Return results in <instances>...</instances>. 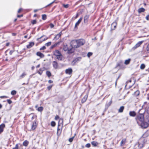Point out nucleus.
Wrapping results in <instances>:
<instances>
[{"label": "nucleus", "mask_w": 149, "mask_h": 149, "mask_svg": "<svg viewBox=\"0 0 149 149\" xmlns=\"http://www.w3.org/2000/svg\"><path fill=\"white\" fill-rule=\"evenodd\" d=\"M8 97V96H0V98H7Z\"/></svg>", "instance_id": "obj_51"}, {"label": "nucleus", "mask_w": 149, "mask_h": 149, "mask_svg": "<svg viewBox=\"0 0 149 149\" xmlns=\"http://www.w3.org/2000/svg\"><path fill=\"white\" fill-rule=\"evenodd\" d=\"M88 97V95H85L81 100V103L82 104L84 103L86 101Z\"/></svg>", "instance_id": "obj_12"}, {"label": "nucleus", "mask_w": 149, "mask_h": 149, "mask_svg": "<svg viewBox=\"0 0 149 149\" xmlns=\"http://www.w3.org/2000/svg\"><path fill=\"white\" fill-rule=\"evenodd\" d=\"M46 74L47 77L49 78L52 75L51 73L49 71H47L46 72Z\"/></svg>", "instance_id": "obj_28"}, {"label": "nucleus", "mask_w": 149, "mask_h": 149, "mask_svg": "<svg viewBox=\"0 0 149 149\" xmlns=\"http://www.w3.org/2000/svg\"><path fill=\"white\" fill-rule=\"evenodd\" d=\"M56 125V123L54 121H52L51 123V125L52 126L54 127Z\"/></svg>", "instance_id": "obj_38"}, {"label": "nucleus", "mask_w": 149, "mask_h": 149, "mask_svg": "<svg viewBox=\"0 0 149 149\" xmlns=\"http://www.w3.org/2000/svg\"><path fill=\"white\" fill-rule=\"evenodd\" d=\"M126 142V139H123L121 141L120 143V146H123Z\"/></svg>", "instance_id": "obj_18"}, {"label": "nucleus", "mask_w": 149, "mask_h": 149, "mask_svg": "<svg viewBox=\"0 0 149 149\" xmlns=\"http://www.w3.org/2000/svg\"><path fill=\"white\" fill-rule=\"evenodd\" d=\"M93 54V53L91 52H88L87 54V56L88 57H90Z\"/></svg>", "instance_id": "obj_47"}, {"label": "nucleus", "mask_w": 149, "mask_h": 149, "mask_svg": "<svg viewBox=\"0 0 149 149\" xmlns=\"http://www.w3.org/2000/svg\"><path fill=\"white\" fill-rule=\"evenodd\" d=\"M55 56L56 58L58 60L61 61H62L63 60V57L61 54H59V55H58Z\"/></svg>", "instance_id": "obj_9"}, {"label": "nucleus", "mask_w": 149, "mask_h": 149, "mask_svg": "<svg viewBox=\"0 0 149 149\" xmlns=\"http://www.w3.org/2000/svg\"><path fill=\"white\" fill-rule=\"evenodd\" d=\"M83 18L82 17H81L77 21V22L75 23V26H74V28L77 29V26L79 25V24H80L81 22V21L82 19Z\"/></svg>", "instance_id": "obj_8"}, {"label": "nucleus", "mask_w": 149, "mask_h": 149, "mask_svg": "<svg viewBox=\"0 0 149 149\" xmlns=\"http://www.w3.org/2000/svg\"><path fill=\"white\" fill-rule=\"evenodd\" d=\"M7 101L8 102V103L9 104H10L12 103V101L10 100V99H8V100H7Z\"/></svg>", "instance_id": "obj_52"}, {"label": "nucleus", "mask_w": 149, "mask_h": 149, "mask_svg": "<svg viewBox=\"0 0 149 149\" xmlns=\"http://www.w3.org/2000/svg\"><path fill=\"white\" fill-rule=\"evenodd\" d=\"M38 120L32 121L31 124V129L30 130L35 132L38 127Z\"/></svg>", "instance_id": "obj_1"}, {"label": "nucleus", "mask_w": 149, "mask_h": 149, "mask_svg": "<svg viewBox=\"0 0 149 149\" xmlns=\"http://www.w3.org/2000/svg\"><path fill=\"white\" fill-rule=\"evenodd\" d=\"M145 68V65L144 64H142L141 65L140 68L141 69H143Z\"/></svg>", "instance_id": "obj_41"}, {"label": "nucleus", "mask_w": 149, "mask_h": 149, "mask_svg": "<svg viewBox=\"0 0 149 149\" xmlns=\"http://www.w3.org/2000/svg\"><path fill=\"white\" fill-rule=\"evenodd\" d=\"M43 37V36H41V37L40 38H38L37 39V41H38L39 42H42L44 41L45 40H46L47 39V38L45 39L44 38L43 40H40Z\"/></svg>", "instance_id": "obj_37"}, {"label": "nucleus", "mask_w": 149, "mask_h": 149, "mask_svg": "<svg viewBox=\"0 0 149 149\" xmlns=\"http://www.w3.org/2000/svg\"><path fill=\"white\" fill-rule=\"evenodd\" d=\"M74 137L73 136L72 138H70L69 139V141L70 142H72L73 140V139L74 138Z\"/></svg>", "instance_id": "obj_49"}, {"label": "nucleus", "mask_w": 149, "mask_h": 149, "mask_svg": "<svg viewBox=\"0 0 149 149\" xmlns=\"http://www.w3.org/2000/svg\"><path fill=\"white\" fill-rule=\"evenodd\" d=\"M51 42H48L45 44V45L47 46H48L51 44Z\"/></svg>", "instance_id": "obj_50"}, {"label": "nucleus", "mask_w": 149, "mask_h": 149, "mask_svg": "<svg viewBox=\"0 0 149 149\" xmlns=\"http://www.w3.org/2000/svg\"><path fill=\"white\" fill-rule=\"evenodd\" d=\"M91 143L94 147H96L99 144L97 142L94 141H92L91 142Z\"/></svg>", "instance_id": "obj_24"}, {"label": "nucleus", "mask_w": 149, "mask_h": 149, "mask_svg": "<svg viewBox=\"0 0 149 149\" xmlns=\"http://www.w3.org/2000/svg\"><path fill=\"white\" fill-rule=\"evenodd\" d=\"M89 17V15H86L84 17V22L86 23L88 22V19Z\"/></svg>", "instance_id": "obj_16"}, {"label": "nucleus", "mask_w": 149, "mask_h": 149, "mask_svg": "<svg viewBox=\"0 0 149 149\" xmlns=\"http://www.w3.org/2000/svg\"><path fill=\"white\" fill-rule=\"evenodd\" d=\"M42 19L43 20H45L47 19V15L46 14H44L42 15Z\"/></svg>", "instance_id": "obj_35"}, {"label": "nucleus", "mask_w": 149, "mask_h": 149, "mask_svg": "<svg viewBox=\"0 0 149 149\" xmlns=\"http://www.w3.org/2000/svg\"><path fill=\"white\" fill-rule=\"evenodd\" d=\"M123 65V63L121 61L118 63L116 65V67H120Z\"/></svg>", "instance_id": "obj_29"}, {"label": "nucleus", "mask_w": 149, "mask_h": 149, "mask_svg": "<svg viewBox=\"0 0 149 149\" xmlns=\"http://www.w3.org/2000/svg\"><path fill=\"white\" fill-rule=\"evenodd\" d=\"M147 50L148 51H149V43L148 44L147 47Z\"/></svg>", "instance_id": "obj_61"}, {"label": "nucleus", "mask_w": 149, "mask_h": 149, "mask_svg": "<svg viewBox=\"0 0 149 149\" xmlns=\"http://www.w3.org/2000/svg\"><path fill=\"white\" fill-rule=\"evenodd\" d=\"M65 72L66 74L71 75L72 72V70L71 68H69L65 70Z\"/></svg>", "instance_id": "obj_7"}, {"label": "nucleus", "mask_w": 149, "mask_h": 149, "mask_svg": "<svg viewBox=\"0 0 149 149\" xmlns=\"http://www.w3.org/2000/svg\"><path fill=\"white\" fill-rule=\"evenodd\" d=\"M136 115V113L134 111H131L129 113V115L131 116L134 117Z\"/></svg>", "instance_id": "obj_20"}, {"label": "nucleus", "mask_w": 149, "mask_h": 149, "mask_svg": "<svg viewBox=\"0 0 149 149\" xmlns=\"http://www.w3.org/2000/svg\"><path fill=\"white\" fill-rule=\"evenodd\" d=\"M132 82V80L131 79H130L128 80L126 82V84L125 86V87H127V86L129 88H130L131 87V86L130 85L129 86H128V84L129 83H131Z\"/></svg>", "instance_id": "obj_27"}, {"label": "nucleus", "mask_w": 149, "mask_h": 149, "mask_svg": "<svg viewBox=\"0 0 149 149\" xmlns=\"http://www.w3.org/2000/svg\"><path fill=\"white\" fill-rule=\"evenodd\" d=\"M61 120H62L61 123H59L60 121H59L58 123L57 132V134L58 136H60L61 135L63 127V120L62 119Z\"/></svg>", "instance_id": "obj_2"}, {"label": "nucleus", "mask_w": 149, "mask_h": 149, "mask_svg": "<svg viewBox=\"0 0 149 149\" xmlns=\"http://www.w3.org/2000/svg\"><path fill=\"white\" fill-rule=\"evenodd\" d=\"M33 17H37L38 18H39V17H38L37 15L36 14H35L34 15Z\"/></svg>", "instance_id": "obj_64"}, {"label": "nucleus", "mask_w": 149, "mask_h": 149, "mask_svg": "<svg viewBox=\"0 0 149 149\" xmlns=\"http://www.w3.org/2000/svg\"><path fill=\"white\" fill-rule=\"evenodd\" d=\"M32 114H33V115L31 117V120H33V119H35L34 120H38L37 119V116L36 115L34 114L33 113H31V114H30V115Z\"/></svg>", "instance_id": "obj_21"}, {"label": "nucleus", "mask_w": 149, "mask_h": 149, "mask_svg": "<svg viewBox=\"0 0 149 149\" xmlns=\"http://www.w3.org/2000/svg\"><path fill=\"white\" fill-rule=\"evenodd\" d=\"M48 82L49 84H51L53 83V81L52 80H49L48 81Z\"/></svg>", "instance_id": "obj_60"}, {"label": "nucleus", "mask_w": 149, "mask_h": 149, "mask_svg": "<svg viewBox=\"0 0 149 149\" xmlns=\"http://www.w3.org/2000/svg\"><path fill=\"white\" fill-rule=\"evenodd\" d=\"M20 144V143L16 144L15 147L13 148L12 149H19V145Z\"/></svg>", "instance_id": "obj_31"}, {"label": "nucleus", "mask_w": 149, "mask_h": 149, "mask_svg": "<svg viewBox=\"0 0 149 149\" xmlns=\"http://www.w3.org/2000/svg\"><path fill=\"white\" fill-rule=\"evenodd\" d=\"M145 10L144 8H141L138 9V12L139 13H141L144 12L145 11Z\"/></svg>", "instance_id": "obj_23"}, {"label": "nucleus", "mask_w": 149, "mask_h": 149, "mask_svg": "<svg viewBox=\"0 0 149 149\" xmlns=\"http://www.w3.org/2000/svg\"><path fill=\"white\" fill-rule=\"evenodd\" d=\"M23 16V14H22L21 15H17V17H18V18L22 17Z\"/></svg>", "instance_id": "obj_59"}, {"label": "nucleus", "mask_w": 149, "mask_h": 149, "mask_svg": "<svg viewBox=\"0 0 149 149\" xmlns=\"http://www.w3.org/2000/svg\"><path fill=\"white\" fill-rule=\"evenodd\" d=\"M46 49V47L45 46H43L40 49V50H44Z\"/></svg>", "instance_id": "obj_57"}, {"label": "nucleus", "mask_w": 149, "mask_h": 149, "mask_svg": "<svg viewBox=\"0 0 149 149\" xmlns=\"http://www.w3.org/2000/svg\"><path fill=\"white\" fill-rule=\"evenodd\" d=\"M37 21L36 20H32L31 21V24L33 25L35 24L36 23Z\"/></svg>", "instance_id": "obj_42"}, {"label": "nucleus", "mask_w": 149, "mask_h": 149, "mask_svg": "<svg viewBox=\"0 0 149 149\" xmlns=\"http://www.w3.org/2000/svg\"><path fill=\"white\" fill-rule=\"evenodd\" d=\"M22 9L21 8H19L18 11V13H20V12H21V11H22Z\"/></svg>", "instance_id": "obj_62"}, {"label": "nucleus", "mask_w": 149, "mask_h": 149, "mask_svg": "<svg viewBox=\"0 0 149 149\" xmlns=\"http://www.w3.org/2000/svg\"><path fill=\"white\" fill-rule=\"evenodd\" d=\"M117 26V24H116L113 23L111 24V29L112 30H114Z\"/></svg>", "instance_id": "obj_30"}, {"label": "nucleus", "mask_w": 149, "mask_h": 149, "mask_svg": "<svg viewBox=\"0 0 149 149\" xmlns=\"http://www.w3.org/2000/svg\"><path fill=\"white\" fill-rule=\"evenodd\" d=\"M63 50L65 51H67L68 50V49L67 45L65 46L64 47Z\"/></svg>", "instance_id": "obj_45"}, {"label": "nucleus", "mask_w": 149, "mask_h": 149, "mask_svg": "<svg viewBox=\"0 0 149 149\" xmlns=\"http://www.w3.org/2000/svg\"><path fill=\"white\" fill-rule=\"evenodd\" d=\"M60 42H58L55 43L54 45H52V48H54V47H56V46L58 45H59Z\"/></svg>", "instance_id": "obj_34"}, {"label": "nucleus", "mask_w": 149, "mask_h": 149, "mask_svg": "<svg viewBox=\"0 0 149 149\" xmlns=\"http://www.w3.org/2000/svg\"><path fill=\"white\" fill-rule=\"evenodd\" d=\"M141 125L144 128H146L148 127V124L147 123H142L141 124Z\"/></svg>", "instance_id": "obj_40"}, {"label": "nucleus", "mask_w": 149, "mask_h": 149, "mask_svg": "<svg viewBox=\"0 0 149 149\" xmlns=\"http://www.w3.org/2000/svg\"><path fill=\"white\" fill-rule=\"evenodd\" d=\"M59 118V117L58 115H56L55 118V119L56 120H57Z\"/></svg>", "instance_id": "obj_55"}, {"label": "nucleus", "mask_w": 149, "mask_h": 149, "mask_svg": "<svg viewBox=\"0 0 149 149\" xmlns=\"http://www.w3.org/2000/svg\"><path fill=\"white\" fill-rule=\"evenodd\" d=\"M77 40L78 48L84 45L86 43L85 40L84 39H79Z\"/></svg>", "instance_id": "obj_3"}, {"label": "nucleus", "mask_w": 149, "mask_h": 149, "mask_svg": "<svg viewBox=\"0 0 149 149\" xmlns=\"http://www.w3.org/2000/svg\"><path fill=\"white\" fill-rule=\"evenodd\" d=\"M26 74L25 72L23 73L22 75L20 76V77L21 78H24L26 75Z\"/></svg>", "instance_id": "obj_46"}, {"label": "nucleus", "mask_w": 149, "mask_h": 149, "mask_svg": "<svg viewBox=\"0 0 149 149\" xmlns=\"http://www.w3.org/2000/svg\"><path fill=\"white\" fill-rule=\"evenodd\" d=\"M53 86V85H50L48 86L47 87V89L48 91H50L51 89Z\"/></svg>", "instance_id": "obj_43"}, {"label": "nucleus", "mask_w": 149, "mask_h": 149, "mask_svg": "<svg viewBox=\"0 0 149 149\" xmlns=\"http://www.w3.org/2000/svg\"><path fill=\"white\" fill-rule=\"evenodd\" d=\"M43 110V108L42 107H39L37 110L38 111H40L41 112Z\"/></svg>", "instance_id": "obj_33"}, {"label": "nucleus", "mask_w": 149, "mask_h": 149, "mask_svg": "<svg viewBox=\"0 0 149 149\" xmlns=\"http://www.w3.org/2000/svg\"><path fill=\"white\" fill-rule=\"evenodd\" d=\"M143 42V41H141L138 42L135 45L134 47H132V49L133 50H135L137 48L140 47Z\"/></svg>", "instance_id": "obj_6"}, {"label": "nucleus", "mask_w": 149, "mask_h": 149, "mask_svg": "<svg viewBox=\"0 0 149 149\" xmlns=\"http://www.w3.org/2000/svg\"><path fill=\"white\" fill-rule=\"evenodd\" d=\"M63 6L65 8H67L69 7V5L68 4H63Z\"/></svg>", "instance_id": "obj_44"}, {"label": "nucleus", "mask_w": 149, "mask_h": 149, "mask_svg": "<svg viewBox=\"0 0 149 149\" xmlns=\"http://www.w3.org/2000/svg\"><path fill=\"white\" fill-rule=\"evenodd\" d=\"M124 109V107L123 106H121L118 110V112L119 113H122L123 112Z\"/></svg>", "instance_id": "obj_25"}, {"label": "nucleus", "mask_w": 149, "mask_h": 149, "mask_svg": "<svg viewBox=\"0 0 149 149\" xmlns=\"http://www.w3.org/2000/svg\"><path fill=\"white\" fill-rule=\"evenodd\" d=\"M29 142L27 140H25L23 143L22 145L25 147L27 146L29 144Z\"/></svg>", "instance_id": "obj_22"}, {"label": "nucleus", "mask_w": 149, "mask_h": 149, "mask_svg": "<svg viewBox=\"0 0 149 149\" xmlns=\"http://www.w3.org/2000/svg\"><path fill=\"white\" fill-rule=\"evenodd\" d=\"M5 127V125L3 123L0 125V134L3 131Z\"/></svg>", "instance_id": "obj_11"}, {"label": "nucleus", "mask_w": 149, "mask_h": 149, "mask_svg": "<svg viewBox=\"0 0 149 149\" xmlns=\"http://www.w3.org/2000/svg\"><path fill=\"white\" fill-rule=\"evenodd\" d=\"M62 34V32H60L58 34L56 35L54 39L57 40L61 36Z\"/></svg>", "instance_id": "obj_14"}, {"label": "nucleus", "mask_w": 149, "mask_h": 149, "mask_svg": "<svg viewBox=\"0 0 149 149\" xmlns=\"http://www.w3.org/2000/svg\"><path fill=\"white\" fill-rule=\"evenodd\" d=\"M112 103V101L111 100L110 102H107L105 104V108L108 109V108L111 105Z\"/></svg>", "instance_id": "obj_19"}, {"label": "nucleus", "mask_w": 149, "mask_h": 149, "mask_svg": "<svg viewBox=\"0 0 149 149\" xmlns=\"http://www.w3.org/2000/svg\"><path fill=\"white\" fill-rule=\"evenodd\" d=\"M68 53L70 54H71L73 53L74 52V51H72V49H68Z\"/></svg>", "instance_id": "obj_48"}, {"label": "nucleus", "mask_w": 149, "mask_h": 149, "mask_svg": "<svg viewBox=\"0 0 149 149\" xmlns=\"http://www.w3.org/2000/svg\"><path fill=\"white\" fill-rule=\"evenodd\" d=\"M10 45V42H8L6 44V46L8 47V46Z\"/></svg>", "instance_id": "obj_63"}, {"label": "nucleus", "mask_w": 149, "mask_h": 149, "mask_svg": "<svg viewBox=\"0 0 149 149\" xmlns=\"http://www.w3.org/2000/svg\"><path fill=\"white\" fill-rule=\"evenodd\" d=\"M91 146L90 144L89 143H88L86 145L85 147L87 148H90Z\"/></svg>", "instance_id": "obj_53"}, {"label": "nucleus", "mask_w": 149, "mask_h": 149, "mask_svg": "<svg viewBox=\"0 0 149 149\" xmlns=\"http://www.w3.org/2000/svg\"><path fill=\"white\" fill-rule=\"evenodd\" d=\"M17 93V92L16 91L13 90L11 92V94L12 95H15Z\"/></svg>", "instance_id": "obj_39"}, {"label": "nucleus", "mask_w": 149, "mask_h": 149, "mask_svg": "<svg viewBox=\"0 0 149 149\" xmlns=\"http://www.w3.org/2000/svg\"><path fill=\"white\" fill-rule=\"evenodd\" d=\"M36 55L40 57V58H43L44 56V55L42 53L40 52H37L36 53Z\"/></svg>", "instance_id": "obj_17"}, {"label": "nucleus", "mask_w": 149, "mask_h": 149, "mask_svg": "<svg viewBox=\"0 0 149 149\" xmlns=\"http://www.w3.org/2000/svg\"><path fill=\"white\" fill-rule=\"evenodd\" d=\"M34 45V43L33 42H29V45H26V47L27 49H30Z\"/></svg>", "instance_id": "obj_13"}, {"label": "nucleus", "mask_w": 149, "mask_h": 149, "mask_svg": "<svg viewBox=\"0 0 149 149\" xmlns=\"http://www.w3.org/2000/svg\"><path fill=\"white\" fill-rule=\"evenodd\" d=\"M130 59L126 60L125 62V64L126 65L130 63Z\"/></svg>", "instance_id": "obj_36"}, {"label": "nucleus", "mask_w": 149, "mask_h": 149, "mask_svg": "<svg viewBox=\"0 0 149 149\" xmlns=\"http://www.w3.org/2000/svg\"><path fill=\"white\" fill-rule=\"evenodd\" d=\"M49 26L51 28H52L54 26V25L52 23H50L49 24Z\"/></svg>", "instance_id": "obj_56"}, {"label": "nucleus", "mask_w": 149, "mask_h": 149, "mask_svg": "<svg viewBox=\"0 0 149 149\" xmlns=\"http://www.w3.org/2000/svg\"><path fill=\"white\" fill-rule=\"evenodd\" d=\"M70 45L72 49H75L78 48L77 40H72L71 42Z\"/></svg>", "instance_id": "obj_4"}, {"label": "nucleus", "mask_w": 149, "mask_h": 149, "mask_svg": "<svg viewBox=\"0 0 149 149\" xmlns=\"http://www.w3.org/2000/svg\"><path fill=\"white\" fill-rule=\"evenodd\" d=\"M61 54V52L58 50H56L53 52V54L55 56H56L59 54Z\"/></svg>", "instance_id": "obj_15"}, {"label": "nucleus", "mask_w": 149, "mask_h": 149, "mask_svg": "<svg viewBox=\"0 0 149 149\" xmlns=\"http://www.w3.org/2000/svg\"><path fill=\"white\" fill-rule=\"evenodd\" d=\"M44 70H43L42 68H40L39 70L37 71V72L39 74L41 75L43 71Z\"/></svg>", "instance_id": "obj_26"}, {"label": "nucleus", "mask_w": 149, "mask_h": 149, "mask_svg": "<svg viewBox=\"0 0 149 149\" xmlns=\"http://www.w3.org/2000/svg\"><path fill=\"white\" fill-rule=\"evenodd\" d=\"M15 52V50H10L9 52V54L10 55H12L13 53Z\"/></svg>", "instance_id": "obj_54"}, {"label": "nucleus", "mask_w": 149, "mask_h": 149, "mask_svg": "<svg viewBox=\"0 0 149 149\" xmlns=\"http://www.w3.org/2000/svg\"><path fill=\"white\" fill-rule=\"evenodd\" d=\"M146 18L147 20H149V15H148L146 16Z\"/></svg>", "instance_id": "obj_58"}, {"label": "nucleus", "mask_w": 149, "mask_h": 149, "mask_svg": "<svg viewBox=\"0 0 149 149\" xmlns=\"http://www.w3.org/2000/svg\"><path fill=\"white\" fill-rule=\"evenodd\" d=\"M140 94V92L138 90H137L134 93V95L135 96H138Z\"/></svg>", "instance_id": "obj_32"}, {"label": "nucleus", "mask_w": 149, "mask_h": 149, "mask_svg": "<svg viewBox=\"0 0 149 149\" xmlns=\"http://www.w3.org/2000/svg\"><path fill=\"white\" fill-rule=\"evenodd\" d=\"M136 118L137 121H143L144 119V116L142 114H140L137 116Z\"/></svg>", "instance_id": "obj_5"}, {"label": "nucleus", "mask_w": 149, "mask_h": 149, "mask_svg": "<svg viewBox=\"0 0 149 149\" xmlns=\"http://www.w3.org/2000/svg\"><path fill=\"white\" fill-rule=\"evenodd\" d=\"M53 66L54 68L56 69L58 68V63L56 61H53L52 63Z\"/></svg>", "instance_id": "obj_10"}]
</instances>
